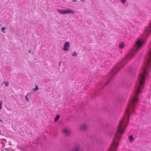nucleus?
<instances>
[{
  "label": "nucleus",
  "instance_id": "obj_1",
  "mask_svg": "<svg viewBox=\"0 0 151 151\" xmlns=\"http://www.w3.org/2000/svg\"><path fill=\"white\" fill-rule=\"evenodd\" d=\"M150 51L149 55V58L143 66L138 78V82L137 83L134 93L129 100V103H137L139 100L138 95L141 92V90L144 87V84L146 79L148 76L147 71L151 68V42L150 44Z\"/></svg>",
  "mask_w": 151,
  "mask_h": 151
},
{
  "label": "nucleus",
  "instance_id": "obj_2",
  "mask_svg": "<svg viewBox=\"0 0 151 151\" xmlns=\"http://www.w3.org/2000/svg\"><path fill=\"white\" fill-rule=\"evenodd\" d=\"M151 32V20L148 26L146 27L144 32L142 35V37L137 39L135 42L134 49L130 50L128 54L125 57V59L129 60L133 57L136 52L142 47L146 43V38L150 35Z\"/></svg>",
  "mask_w": 151,
  "mask_h": 151
},
{
  "label": "nucleus",
  "instance_id": "obj_3",
  "mask_svg": "<svg viewBox=\"0 0 151 151\" xmlns=\"http://www.w3.org/2000/svg\"><path fill=\"white\" fill-rule=\"evenodd\" d=\"M57 12L63 15L75 13V12L69 9H58L57 10Z\"/></svg>",
  "mask_w": 151,
  "mask_h": 151
},
{
  "label": "nucleus",
  "instance_id": "obj_4",
  "mask_svg": "<svg viewBox=\"0 0 151 151\" xmlns=\"http://www.w3.org/2000/svg\"><path fill=\"white\" fill-rule=\"evenodd\" d=\"M63 51H68L70 47V43L69 42H67L63 45Z\"/></svg>",
  "mask_w": 151,
  "mask_h": 151
},
{
  "label": "nucleus",
  "instance_id": "obj_5",
  "mask_svg": "<svg viewBox=\"0 0 151 151\" xmlns=\"http://www.w3.org/2000/svg\"><path fill=\"white\" fill-rule=\"evenodd\" d=\"M88 126L86 124H84L82 125L80 127V129L81 130H84L88 127Z\"/></svg>",
  "mask_w": 151,
  "mask_h": 151
},
{
  "label": "nucleus",
  "instance_id": "obj_6",
  "mask_svg": "<svg viewBox=\"0 0 151 151\" xmlns=\"http://www.w3.org/2000/svg\"><path fill=\"white\" fill-rule=\"evenodd\" d=\"M124 47V44L123 42H121L119 45V48L121 49H123Z\"/></svg>",
  "mask_w": 151,
  "mask_h": 151
},
{
  "label": "nucleus",
  "instance_id": "obj_7",
  "mask_svg": "<svg viewBox=\"0 0 151 151\" xmlns=\"http://www.w3.org/2000/svg\"><path fill=\"white\" fill-rule=\"evenodd\" d=\"M9 83L7 81H3L2 83V85L4 84V86H9Z\"/></svg>",
  "mask_w": 151,
  "mask_h": 151
},
{
  "label": "nucleus",
  "instance_id": "obj_8",
  "mask_svg": "<svg viewBox=\"0 0 151 151\" xmlns=\"http://www.w3.org/2000/svg\"><path fill=\"white\" fill-rule=\"evenodd\" d=\"M64 133L66 134H68L69 133V131L67 129H64L63 130Z\"/></svg>",
  "mask_w": 151,
  "mask_h": 151
},
{
  "label": "nucleus",
  "instance_id": "obj_9",
  "mask_svg": "<svg viewBox=\"0 0 151 151\" xmlns=\"http://www.w3.org/2000/svg\"><path fill=\"white\" fill-rule=\"evenodd\" d=\"M60 115L59 114H57L55 119V121H57L60 118Z\"/></svg>",
  "mask_w": 151,
  "mask_h": 151
},
{
  "label": "nucleus",
  "instance_id": "obj_10",
  "mask_svg": "<svg viewBox=\"0 0 151 151\" xmlns=\"http://www.w3.org/2000/svg\"><path fill=\"white\" fill-rule=\"evenodd\" d=\"M77 55V53L76 52H73L72 56L73 57H76Z\"/></svg>",
  "mask_w": 151,
  "mask_h": 151
},
{
  "label": "nucleus",
  "instance_id": "obj_11",
  "mask_svg": "<svg viewBox=\"0 0 151 151\" xmlns=\"http://www.w3.org/2000/svg\"><path fill=\"white\" fill-rule=\"evenodd\" d=\"M129 138L130 141H132L133 140V137L132 135L129 136Z\"/></svg>",
  "mask_w": 151,
  "mask_h": 151
},
{
  "label": "nucleus",
  "instance_id": "obj_12",
  "mask_svg": "<svg viewBox=\"0 0 151 151\" xmlns=\"http://www.w3.org/2000/svg\"><path fill=\"white\" fill-rule=\"evenodd\" d=\"M36 87L35 88H33V90L34 91H36L38 89V88L37 85H35Z\"/></svg>",
  "mask_w": 151,
  "mask_h": 151
},
{
  "label": "nucleus",
  "instance_id": "obj_13",
  "mask_svg": "<svg viewBox=\"0 0 151 151\" xmlns=\"http://www.w3.org/2000/svg\"><path fill=\"white\" fill-rule=\"evenodd\" d=\"M6 28L5 27H3L1 28V30L2 31V32L4 33H5L4 30L6 29Z\"/></svg>",
  "mask_w": 151,
  "mask_h": 151
},
{
  "label": "nucleus",
  "instance_id": "obj_14",
  "mask_svg": "<svg viewBox=\"0 0 151 151\" xmlns=\"http://www.w3.org/2000/svg\"><path fill=\"white\" fill-rule=\"evenodd\" d=\"M29 94V93H28L25 97L26 100L27 101H28L29 100V99L28 98V95Z\"/></svg>",
  "mask_w": 151,
  "mask_h": 151
},
{
  "label": "nucleus",
  "instance_id": "obj_15",
  "mask_svg": "<svg viewBox=\"0 0 151 151\" xmlns=\"http://www.w3.org/2000/svg\"><path fill=\"white\" fill-rule=\"evenodd\" d=\"M121 1L124 4L126 3V0H121Z\"/></svg>",
  "mask_w": 151,
  "mask_h": 151
},
{
  "label": "nucleus",
  "instance_id": "obj_16",
  "mask_svg": "<svg viewBox=\"0 0 151 151\" xmlns=\"http://www.w3.org/2000/svg\"><path fill=\"white\" fill-rule=\"evenodd\" d=\"M2 101H1L0 102V109H1L2 107Z\"/></svg>",
  "mask_w": 151,
  "mask_h": 151
},
{
  "label": "nucleus",
  "instance_id": "obj_17",
  "mask_svg": "<svg viewBox=\"0 0 151 151\" xmlns=\"http://www.w3.org/2000/svg\"><path fill=\"white\" fill-rule=\"evenodd\" d=\"M8 150V151H14L11 149H9Z\"/></svg>",
  "mask_w": 151,
  "mask_h": 151
},
{
  "label": "nucleus",
  "instance_id": "obj_18",
  "mask_svg": "<svg viewBox=\"0 0 151 151\" xmlns=\"http://www.w3.org/2000/svg\"><path fill=\"white\" fill-rule=\"evenodd\" d=\"M80 1H81L83 2V3H84L85 2V0H80Z\"/></svg>",
  "mask_w": 151,
  "mask_h": 151
},
{
  "label": "nucleus",
  "instance_id": "obj_19",
  "mask_svg": "<svg viewBox=\"0 0 151 151\" xmlns=\"http://www.w3.org/2000/svg\"><path fill=\"white\" fill-rule=\"evenodd\" d=\"M72 0L73 1L77 2V0Z\"/></svg>",
  "mask_w": 151,
  "mask_h": 151
},
{
  "label": "nucleus",
  "instance_id": "obj_20",
  "mask_svg": "<svg viewBox=\"0 0 151 151\" xmlns=\"http://www.w3.org/2000/svg\"><path fill=\"white\" fill-rule=\"evenodd\" d=\"M0 122H3V121L0 119Z\"/></svg>",
  "mask_w": 151,
  "mask_h": 151
},
{
  "label": "nucleus",
  "instance_id": "obj_21",
  "mask_svg": "<svg viewBox=\"0 0 151 151\" xmlns=\"http://www.w3.org/2000/svg\"><path fill=\"white\" fill-rule=\"evenodd\" d=\"M2 144V142H0V145H1Z\"/></svg>",
  "mask_w": 151,
  "mask_h": 151
},
{
  "label": "nucleus",
  "instance_id": "obj_22",
  "mask_svg": "<svg viewBox=\"0 0 151 151\" xmlns=\"http://www.w3.org/2000/svg\"><path fill=\"white\" fill-rule=\"evenodd\" d=\"M109 81H108V82H107L106 83V84H107V83H109Z\"/></svg>",
  "mask_w": 151,
  "mask_h": 151
},
{
  "label": "nucleus",
  "instance_id": "obj_23",
  "mask_svg": "<svg viewBox=\"0 0 151 151\" xmlns=\"http://www.w3.org/2000/svg\"><path fill=\"white\" fill-rule=\"evenodd\" d=\"M150 94L151 95V97H151V92L150 93Z\"/></svg>",
  "mask_w": 151,
  "mask_h": 151
},
{
  "label": "nucleus",
  "instance_id": "obj_24",
  "mask_svg": "<svg viewBox=\"0 0 151 151\" xmlns=\"http://www.w3.org/2000/svg\"><path fill=\"white\" fill-rule=\"evenodd\" d=\"M31 51L30 50L29 51V53H30V52Z\"/></svg>",
  "mask_w": 151,
  "mask_h": 151
},
{
  "label": "nucleus",
  "instance_id": "obj_25",
  "mask_svg": "<svg viewBox=\"0 0 151 151\" xmlns=\"http://www.w3.org/2000/svg\"><path fill=\"white\" fill-rule=\"evenodd\" d=\"M115 71H116V70H115L114 71V72H115Z\"/></svg>",
  "mask_w": 151,
  "mask_h": 151
},
{
  "label": "nucleus",
  "instance_id": "obj_26",
  "mask_svg": "<svg viewBox=\"0 0 151 151\" xmlns=\"http://www.w3.org/2000/svg\"><path fill=\"white\" fill-rule=\"evenodd\" d=\"M1 27V25H0V27Z\"/></svg>",
  "mask_w": 151,
  "mask_h": 151
}]
</instances>
